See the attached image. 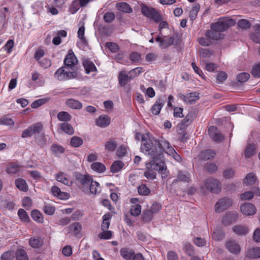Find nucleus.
I'll return each mask as SVG.
<instances>
[{
  "label": "nucleus",
  "mask_w": 260,
  "mask_h": 260,
  "mask_svg": "<svg viewBox=\"0 0 260 260\" xmlns=\"http://www.w3.org/2000/svg\"><path fill=\"white\" fill-rule=\"evenodd\" d=\"M103 232L102 233H100L99 234V238L100 239H110L112 236V232L110 231L105 230L103 231Z\"/></svg>",
  "instance_id": "55"
},
{
  "label": "nucleus",
  "mask_w": 260,
  "mask_h": 260,
  "mask_svg": "<svg viewBox=\"0 0 260 260\" xmlns=\"http://www.w3.org/2000/svg\"><path fill=\"white\" fill-rule=\"evenodd\" d=\"M238 26L242 29H247L250 27V22L246 19H241L237 23Z\"/></svg>",
  "instance_id": "45"
},
{
  "label": "nucleus",
  "mask_w": 260,
  "mask_h": 260,
  "mask_svg": "<svg viewBox=\"0 0 260 260\" xmlns=\"http://www.w3.org/2000/svg\"><path fill=\"white\" fill-rule=\"evenodd\" d=\"M216 152L211 149H207L202 151L199 155L200 158L207 160L214 157Z\"/></svg>",
  "instance_id": "29"
},
{
  "label": "nucleus",
  "mask_w": 260,
  "mask_h": 260,
  "mask_svg": "<svg viewBox=\"0 0 260 260\" xmlns=\"http://www.w3.org/2000/svg\"><path fill=\"white\" fill-rule=\"evenodd\" d=\"M164 106L163 101L161 99H157L155 104L152 106L151 111L154 115H157L159 114L160 111Z\"/></svg>",
  "instance_id": "23"
},
{
  "label": "nucleus",
  "mask_w": 260,
  "mask_h": 260,
  "mask_svg": "<svg viewBox=\"0 0 260 260\" xmlns=\"http://www.w3.org/2000/svg\"><path fill=\"white\" fill-rule=\"evenodd\" d=\"M142 13L146 17L157 23L162 19L161 15L154 8L149 7L145 4L141 6Z\"/></svg>",
  "instance_id": "5"
},
{
  "label": "nucleus",
  "mask_w": 260,
  "mask_h": 260,
  "mask_svg": "<svg viewBox=\"0 0 260 260\" xmlns=\"http://www.w3.org/2000/svg\"><path fill=\"white\" fill-rule=\"evenodd\" d=\"M183 249L185 252L190 256H192L194 255V251L193 246L189 243H186L184 244Z\"/></svg>",
  "instance_id": "52"
},
{
  "label": "nucleus",
  "mask_w": 260,
  "mask_h": 260,
  "mask_svg": "<svg viewBox=\"0 0 260 260\" xmlns=\"http://www.w3.org/2000/svg\"><path fill=\"white\" fill-rule=\"evenodd\" d=\"M204 185L208 190L213 193H218L221 189L220 182L214 178H210L205 180Z\"/></svg>",
  "instance_id": "6"
},
{
  "label": "nucleus",
  "mask_w": 260,
  "mask_h": 260,
  "mask_svg": "<svg viewBox=\"0 0 260 260\" xmlns=\"http://www.w3.org/2000/svg\"><path fill=\"white\" fill-rule=\"evenodd\" d=\"M189 174L187 172L179 171L177 175V178L173 181V183H176L178 181L189 182Z\"/></svg>",
  "instance_id": "21"
},
{
  "label": "nucleus",
  "mask_w": 260,
  "mask_h": 260,
  "mask_svg": "<svg viewBox=\"0 0 260 260\" xmlns=\"http://www.w3.org/2000/svg\"><path fill=\"white\" fill-rule=\"evenodd\" d=\"M51 192L54 196L57 197L61 200H67L70 197V194L68 193L61 191L60 188L56 186L52 187Z\"/></svg>",
  "instance_id": "18"
},
{
  "label": "nucleus",
  "mask_w": 260,
  "mask_h": 260,
  "mask_svg": "<svg viewBox=\"0 0 260 260\" xmlns=\"http://www.w3.org/2000/svg\"><path fill=\"white\" fill-rule=\"evenodd\" d=\"M227 79V74L224 72H220L217 75L216 80L218 83H222Z\"/></svg>",
  "instance_id": "63"
},
{
  "label": "nucleus",
  "mask_w": 260,
  "mask_h": 260,
  "mask_svg": "<svg viewBox=\"0 0 260 260\" xmlns=\"http://www.w3.org/2000/svg\"><path fill=\"white\" fill-rule=\"evenodd\" d=\"M240 208L241 212L247 216L253 215L255 214L256 211L255 207L249 203H245L241 205Z\"/></svg>",
  "instance_id": "12"
},
{
  "label": "nucleus",
  "mask_w": 260,
  "mask_h": 260,
  "mask_svg": "<svg viewBox=\"0 0 260 260\" xmlns=\"http://www.w3.org/2000/svg\"><path fill=\"white\" fill-rule=\"evenodd\" d=\"M138 191L140 195L147 196L149 194L150 190L145 184H141L138 187Z\"/></svg>",
  "instance_id": "51"
},
{
  "label": "nucleus",
  "mask_w": 260,
  "mask_h": 260,
  "mask_svg": "<svg viewBox=\"0 0 260 260\" xmlns=\"http://www.w3.org/2000/svg\"><path fill=\"white\" fill-rule=\"evenodd\" d=\"M63 63L64 64L63 67L66 69L75 71L74 68L75 65L78 63V60L72 50L69 51L64 59Z\"/></svg>",
  "instance_id": "9"
},
{
  "label": "nucleus",
  "mask_w": 260,
  "mask_h": 260,
  "mask_svg": "<svg viewBox=\"0 0 260 260\" xmlns=\"http://www.w3.org/2000/svg\"><path fill=\"white\" fill-rule=\"evenodd\" d=\"M21 170V166L15 164H11L7 168V172L10 174H15L18 173Z\"/></svg>",
  "instance_id": "39"
},
{
  "label": "nucleus",
  "mask_w": 260,
  "mask_h": 260,
  "mask_svg": "<svg viewBox=\"0 0 260 260\" xmlns=\"http://www.w3.org/2000/svg\"><path fill=\"white\" fill-rule=\"evenodd\" d=\"M225 247L226 249L232 253L237 255L241 251V247L236 241L231 240L226 242Z\"/></svg>",
  "instance_id": "13"
},
{
  "label": "nucleus",
  "mask_w": 260,
  "mask_h": 260,
  "mask_svg": "<svg viewBox=\"0 0 260 260\" xmlns=\"http://www.w3.org/2000/svg\"><path fill=\"white\" fill-rule=\"evenodd\" d=\"M42 128L43 125L41 122L35 123L24 130L21 137L23 138L30 137L36 133H39Z\"/></svg>",
  "instance_id": "8"
},
{
  "label": "nucleus",
  "mask_w": 260,
  "mask_h": 260,
  "mask_svg": "<svg viewBox=\"0 0 260 260\" xmlns=\"http://www.w3.org/2000/svg\"><path fill=\"white\" fill-rule=\"evenodd\" d=\"M199 43L203 46H209L211 44L210 39L208 38L201 37L198 40Z\"/></svg>",
  "instance_id": "64"
},
{
  "label": "nucleus",
  "mask_w": 260,
  "mask_h": 260,
  "mask_svg": "<svg viewBox=\"0 0 260 260\" xmlns=\"http://www.w3.org/2000/svg\"><path fill=\"white\" fill-rule=\"evenodd\" d=\"M199 51L200 56L202 58H209L212 54V52L208 49H201Z\"/></svg>",
  "instance_id": "58"
},
{
  "label": "nucleus",
  "mask_w": 260,
  "mask_h": 260,
  "mask_svg": "<svg viewBox=\"0 0 260 260\" xmlns=\"http://www.w3.org/2000/svg\"><path fill=\"white\" fill-rule=\"evenodd\" d=\"M180 98L186 104H192L199 99V94L191 92L187 95L180 94Z\"/></svg>",
  "instance_id": "15"
},
{
  "label": "nucleus",
  "mask_w": 260,
  "mask_h": 260,
  "mask_svg": "<svg viewBox=\"0 0 260 260\" xmlns=\"http://www.w3.org/2000/svg\"><path fill=\"white\" fill-rule=\"evenodd\" d=\"M250 77V75L247 73H241L239 74L237 76L238 82L242 83L246 82Z\"/></svg>",
  "instance_id": "57"
},
{
  "label": "nucleus",
  "mask_w": 260,
  "mask_h": 260,
  "mask_svg": "<svg viewBox=\"0 0 260 260\" xmlns=\"http://www.w3.org/2000/svg\"><path fill=\"white\" fill-rule=\"evenodd\" d=\"M79 76L77 71H70L64 67L59 68L54 73V76L55 79L59 81L67 80L76 78Z\"/></svg>",
  "instance_id": "3"
},
{
  "label": "nucleus",
  "mask_w": 260,
  "mask_h": 260,
  "mask_svg": "<svg viewBox=\"0 0 260 260\" xmlns=\"http://www.w3.org/2000/svg\"><path fill=\"white\" fill-rule=\"evenodd\" d=\"M238 217V214L237 212L229 213L223 217L222 222L224 225H228L236 221Z\"/></svg>",
  "instance_id": "17"
},
{
  "label": "nucleus",
  "mask_w": 260,
  "mask_h": 260,
  "mask_svg": "<svg viewBox=\"0 0 260 260\" xmlns=\"http://www.w3.org/2000/svg\"><path fill=\"white\" fill-rule=\"evenodd\" d=\"M157 141V147L159 148L158 151H161L162 157L163 156V151L168 154L172 151V149H174L170 143L164 138H160Z\"/></svg>",
  "instance_id": "11"
},
{
  "label": "nucleus",
  "mask_w": 260,
  "mask_h": 260,
  "mask_svg": "<svg viewBox=\"0 0 260 260\" xmlns=\"http://www.w3.org/2000/svg\"><path fill=\"white\" fill-rule=\"evenodd\" d=\"M118 78L120 85L123 87L128 81L134 78V76L129 74H126L125 71H121L119 73Z\"/></svg>",
  "instance_id": "16"
},
{
  "label": "nucleus",
  "mask_w": 260,
  "mask_h": 260,
  "mask_svg": "<svg viewBox=\"0 0 260 260\" xmlns=\"http://www.w3.org/2000/svg\"><path fill=\"white\" fill-rule=\"evenodd\" d=\"M66 104L69 107L73 109L79 110L82 107V105L79 101L73 99H68L66 102Z\"/></svg>",
  "instance_id": "28"
},
{
  "label": "nucleus",
  "mask_w": 260,
  "mask_h": 260,
  "mask_svg": "<svg viewBox=\"0 0 260 260\" xmlns=\"http://www.w3.org/2000/svg\"><path fill=\"white\" fill-rule=\"evenodd\" d=\"M233 201L229 198H222L216 204L215 210L216 212H221L232 206Z\"/></svg>",
  "instance_id": "10"
},
{
  "label": "nucleus",
  "mask_w": 260,
  "mask_h": 260,
  "mask_svg": "<svg viewBox=\"0 0 260 260\" xmlns=\"http://www.w3.org/2000/svg\"><path fill=\"white\" fill-rule=\"evenodd\" d=\"M256 152V146L254 144L247 145L244 150V156L246 158L251 157Z\"/></svg>",
  "instance_id": "33"
},
{
  "label": "nucleus",
  "mask_w": 260,
  "mask_h": 260,
  "mask_svg": "<svg viewBox=\"0 0 260 260\" xmlns=\"http://www.w3.org/2000/svg\"><path fill=\"white\" fill-rule=\"evenodd\" d=\"M153 213L150 210H146L143 213V220L146 222L150 221L153 217Z\"/></svg>",
  "instance_id": "54"
},
{
  "label": "nucleus",
  "mask_w": 260,
  "mask_h": 260,
  "mask_svg": "<svg viewBox=\"0 0 260 260\" xmlns=\"http://www.w3.org/2000/svg\"><path fill=\"white\" fill-rule=\"evenodd\" d=\"M200 6L199 4H196L190 12L189 18L192 21L196 19L197 14L200 10Z\"/></svg>",
  "instance_id": "43"
},
{
  "label": "nucleus",
  "mask_w": 260,
  "mask_h": 260,
  "mask_svg": "<svg viewBox=\"0 0 260 260\" xmlns=\"http://www.w3.org/2000/svg\"><path fill=\"white\" fill-rule=\"evenodd\" d=\"M60 129L65 133L72 135L74 133V128L72 125L67 122H63L60 124Z\"/></svg>",
  "instance_id": "34"
},
{
  "label": "nucleus",
  "mask_w": 260,
  "mask_h": 260,
  "mask_svg": "<svg viewBox=\"0 0 260 260\" xmlns=\"http://www.w3.org/2000/svg\"><path fill=\"white\" fill-rule=\"evenodd\" d=\"M17 260H28L26 252L23 249H18L15 253Z\"/></svg>",
  "instance_id": "44"
},
{
  "label": "nucleus",
  "mask_w": 260,
  "mask_h": 260,
  "mask_svg": "<svg viewBox=\"0 0 260 260\" xmlns=\"http://www.w3.org/2000/svg\"><path fill=\"white\" fill-rule=\"evenodd\" d=\"M55 179L57 181L68 186H70L72 184V182L70 180L67 175L63 172L57 173L56 175Z\"/></svg>",
  "instance_id": "24"
},
{
  "label": "nucleus",
  "mask_w": 260,
  "mask_h": 260,
  "mask_svg": "<svg viewBox=\"0 0 260 260\" xmlns=\"http://www.w3.org/2000/svg\"><path fill=\"white\" fill-rule=\"evenodd\" d=\"M33 220L39 223H43L44 218L42 214L37 210H33L31 212Z\"/></svg>",
  "instance_id": "40"
},
{
  "label": "nucleus",
  "mask_w": 260,
  "mask_h": 260,
  "mask_svg": "<svg viewBox=\"0 0 260 260\" xmlns=\"http://www.w3.org/2000/svg\"><path fill=\"white\" fill-rule=\"evenodd\" d=\"M251 74L254 77H260V63L254 66L251 70Z\"/></svg>",
  "instance_id": "61"
},
{
  "label": "nucleus",
  "mask_w": 260,
  "mask_h": 260,
  "mask_svg": "<svg viewBox=\"0 0 260 260\" xmlns=\"http://www.w3.org/2000/svg\"><path fill=\"white\" fill-rule=\"evenodd\" d=\"M233 231L238 235H243L247 234L248 232L247 227L241 225H237L233 226Z\"/></svg>",
  "instance_id": "36"
},
{
  "label": "nucleus",
  "mask_w": 260,
  "mask_h": 260,
  "mask_svg": "<svg viewBox=\"0 0 260 260\" xmlns=\"http://www.w3.org/2000/svg\"><path fill=\"white\" fill-rule=\"evenodd\" d=\"M121 255L126 260H131L133 258L135 252L132 249L128 248H122L120 250Z\"/></svg>",
  "instance_id": "32"
},
{
  "label": "nucleus",
  "mask_w": 260,
  "mask_h": 260,
  "mask_svg": "<svg viewBox=\"0 0 260 260\" xmlns=\"http://www.w3.org/2000/svg\"><path fill=\"white\" fill-rule=\"evenodd\" d=\"M110 118L106 115H102L96 120V124L101 127H106L110 123Z\"/></svg>",
  "instance_id": "19"
},
{
  "label": "nucleus",
  "mask_w": 260,
  "mask_h": 260,
  "mask_svg": "<svg viewBox=\"0 0 260 260\" xmlns=\"http://www.w3.org/2000/svg\"><path fill=\"white\" fill-rule=\"evenodd\" d=\"M15 256L13 251H8L4 253L1 256L2 260H12Z\"/></svg>",
  "instance_id": "56"
},
{
  "label": "nucleus",
  "mask_w": 260,
  "mask_h": 260,
  "mask_svg": "<svg viewBox=\"0 0 260 260\" xmlns=\"http://www.w3.org/2000/svg\"><path fill=\"white\" fill-rule=\"evenodd\" d=\"M116 147V143L114 141H108L105 144L106 149L108 151H113L115 150Z\"/></svg>",
  "instance_id": "62"
},
{
  "label": "nucleus",
  "mask_w": 260,
  "mask_h": 260,
  "mask_svg": "<svg viewBox=\"0 0 260 260\" xmlns=\"http://www.w3.org/2000/svg\"><path fill=\"white\" fill-rule=\"evenodd\" d=\"M255 179V176L254 174L253 173H249L245 177L244 182L247 185H252L254 183Z\"/></svg>",
  "instance_id": "49"
},
{
  "label": "nucleus",
  "mask_w": 260,
  "mask_h": 260,
  "mask_svg": "<svg viewBox=\"0 0 260 260\" xmlns=\"http://www.w3.org/2000/svg\"><path fill=\"white\" fill-rule=\"evenodd\" d=\"M212 236L214 239L219 241L223 238L224 237V233L221 230H218L214 232Z\"/></svg>",
  "instance_id": "60"
},
{
  "label": "nucleus",
  "mask_w": 260,
  "mask_h": 260,
  "mask_svg": "<svg viewBox=\"0 0 260 260\" xmlns=\"http://www.w3.org/2000/svg\"><path fill=\"white\" fill-rule=\"evenodd\" d=\"M43 243V239L39 237H31L29 240V244L33 248H40Z\"/></svg>",
  "instance_id": "22"
},
{
  "label": "nucleus",
  "mask_w": 260,
  "mask_h": 260,
  "mask_svg": "<svg viewBox=\"0 0 260 260\" xmlns=\"http://www.w3.org/2000/svg\"><path fill=\"white\" fill-rule=\"evenodd\" d=\"M210 138L214 141H222L224 139L223 136L220 133L216 127L210 126L208 129Z\"/></svg>",
  "instance_id": "14"
},
{
  "label": "nucleus",
  "mask_w": 260,
  "mask_h": 260,
  "mask_svg": "<svg viewBox=\"0 0 260 260\" xmlns=\"http://www.w3.org/2000/svg\"><path fill=\"white\" fill-rule=\"evenodd\" d=\"M85 27L84 26L80 27L78 31V37L81 40L83 43L86 45L87 44V41L84 37Z\"/></svg>",
  "instance_id": "53"
},
{
  "label": "nucleus",
  "mask_w": 260,
  "mask_h": 260,
  "mask_svg": "<svg viewBox=\"0 0 260 260\" xmlns=\"http://www.w3.org/2000/svg\"><path fill=\"white\" fill-rule=\"evenodd\" d=\"M205 36L207 38L212 40H218L222 37L221 33L212 29L208 30L205 33Z\"/></svg>",
  "instance_id": "25"
},
{
  "label": "nucleus",
  "mask_w": 260,
  "mask_h": 260,
  "mask_svg": "<svg viewBox=\"0 0 260 260\" xmlns=\"http://www.w3.org/2000/svg\"><path fill=\"white\" fill-rule=\"evenodd\" d=\"M70 232H72L75 236H78L82 230L80 223L76 222L71 224L69 228Z\"/></svg>",
  "instance_id": "38"
},
{
  "label": "nucleus",
  "mask_w": 260,
  "mask_h": 260,
  "mask_svg": "<svg viewBox=\"0 0 260 260\" xmlns=\"http://www.w3.org/2000/svg\"><path fill=\"white\" fill-rule=\"evenodd\" d=\"M83 65L86 71V73L87 74H89L90 72L96 71V68L94 64L88 59L84 60Z\"/></svg>",
  "instance_id": "30"
},
{
  "label": "nucleus",
  "mask_w": 260,
  "mask_h": 260,
  "mask_svg": "<svg viewBox=\"0 0 260 260\" xmlns=\"http://www.w3.org/2000/svg\"><path fill=\"white\" fill-rule=\"evenodd\" d=\"M115 18V15L113 12H107L103 17L104 21L106 23H110L112 22Z\"/></svg>",
  "instance_id": "48"
},
{
  "label": "nucleus",
  "mask_w": 260,
  "mask_h": 260,
  "mask_svg": "<svg viewBox=\"0 0 260 260\" xmlns=\"http://www.w3.org/2000/svg\"><path fill=\"white\" fill-rule=\"evenodd\" d=\"M157 142L158 141L155 138L146 135L142 141L141 151L151 159H162V153L157 150Z\"/></svg>",
  "instance_id": "1"
},
{
  "label": "nucleus",
  "mask_w": 260,
  "mask_h": 260,
  "mask_svg": "<svg viewBox=\"0 0 260 260\" xmlns=\"http://www.w3.org/2000/svg\"><path fill=\"white\" fill-rule=\"evenodd\" d=\"M175 39L173 36H165L163 32L159 33L157 37L155 39V41L159 43V46L162 49H166L172 45Z\"/></svg>",
  "instance_id": "7"
},
{
  "label": "nucleus",
  "mask_w": 260,
  "mask_h": 260,
  "mask_svg": "<svg viewBox=\"0 0 260 260\" xmlns=\"http://www.w3.org/2000/svg\"><path fill=\"white\" fill-rule=\"evenodd\" d=\"M71 145L74 147H78L83 144V140L80 137L74 136L71 140Z\"/></svg>",
  "instance_id": "47"
},
{
  "label": "nucleus",
  "mask_w": 260,
  "mask_h": 260,
  "mask_svg": "<svg viewBox=\"0 0 260 260\" xmlns=\"http://www.w3.org/2000/svg\"><path fill=\"white\" fill-rule=\"evenodd\" d=\"M18 215L21 220L23 221H29V217L27 215V213L24 209H19L18 211Z\"/></svg>",
  "instance_id": "59"
},
{
  "label": "nucleus",
  "mask_w": 260,
  "mask_h": 260,
  "mask_svg": "<svg viewBox=\"0 0 260 260\" xmlns=\"http://www.w3.org/2000/svg\"><path fill=\"white\" fill-rule=\"evenodd\" d=\"M141 212V206L139 204H136L131 207V214L134 216H138Z\"/></svg>",
  "instance_id": "50"
},
{
  "label": "nucleus",
  "mask_w": 260,
  "mask_h": 260,
  "mask_svg": "<svg viewBox=\"0 0 260 260\" xmlns=\"http://www.w3.org/2000/svg\"><path fill=\"white\" fill-rule=\"evenodd\" d=\"M76 179L84 187L88 186L92 181L91 178L88 175L79 174L76 177Z\"/></svg>",
  "instance_id": "27"
},
{
  "label": "nucleus",
  "mask_w": 260,
  "mask_h": 260,
  "mask_svg": "<svg viewBox=\"0 0 260 260\" xmlns=\"http://www.w3.org/2000/svg\"><path fill=\"white\" fill-rule=\"evenodd\" d=\"M246 256L253 259L259 258L260 247H256L249 248L247 252Z\"/></svg>",
  "instance_id": "26"
},
{
  "label": "nucleus",
  "mask_w": 260,
  "mask_h": 260,
  "mask_svg": "<svg viewBox=\"0 0 260 260\" xmlns=\"http://www.w3.org/2000/svg\"><path fill=\"white\" fill-rule=\"evenodd\" d=\"M193 118V114L191 113H188L178 124V127L180 129H185L192 122Z\"/></svg>",
  "instance_id": "20"
},
{
  "label": "nucleus",
  "mask_w": 260,
  "mask_h": 260,
  "mask_svg": "<svg viewBox=\"0 0 260 260\" xmlns=\"http://www.w3.org/2000/svg\"><path fill=\"white\" fill-rule=\"evenodd\" d=\"M16 187L22 191H27L28 187L26 181L22 178H18L15 181Z\"/></svg>",
  "instance_id": "31"
},
{
  "label": "nucleus",
  "mask_w": 260,
  "mask_h": 260,
  "mask_svg": "<svg viewBox=\"0 0 260 260\" xmlns=\"http://www.w3.org/2000/svg\"><path fill=\"white\" fill-rule=\"evenodd\" d=\"M235 24L236 21L233 19L222 18H220L217 22L211 24V29L221 33L229 27L235 25Z\"/></svg>",
  "instance_id": "4"
},
{
  "label": "nucleus",
  "mask_w": 260,
  "mask_h": 260,
  "mask_svg": "<svg viewBox=\"0 0 260 260\" xmlns=\"http://www.w3.org/2000/svg\"><path fill=\"white\" fill-rule=\"evenodd\" d=\"M91 168L98 173H103L106 171L105 165L99 162L92 163L91 165Z\"/></svg>",
  "instance_id": "41"
},
{
  "label": "nucleus",
  "mask_w": 260,
  "mask_h": 260,
  "mask_svg": "<svg viewBox=\"0 0 260 260\" xmlns=\"http://www.w3.org/2000/svg\"><path fill=\"white\" fill-rule=\"evenodd\" d=\"M166 170V166L162 159H151L146 164L144 176L148 179H154L156 178V173L154 171H157L160 174L165 175Z\"/></svg>",
  "instance_id": "2"
},
{
  "label": "nucleus",
  "mask_w": 260,
  "mask_h": 260,
  "mask_svg": "<svg viewBox=\"0 0 260 260\" xmlns=\"http://www.w3.org/2000/svg\"><path fill=\"white\" fill-rule=\"evenodd\" d=\"M100 184L96 181H93L92 180L90 183L89 190L92 194H96L100 191Z\"/></svg>",
  "instance_id": "46"
},
{
  "label": "nucleus",
  "mask_w": 260,
  "mask_h": 260,
  "mask_svg": "<svg viewBox=\"0 0 260 260\" xmlns=\"http://www.w3.org/2000/svg\"><path fill=\"white\" fill-rule=\"evenodd\" d=\"M124 166V164L120 160H116L113 162L110 168V171L112 173L119 172Z\"/></svg>",
  "instance_id": "37"
},
{
  "label": "nucleus",
  "mask_w": 260,
  "mask_h": 260,
  "mask_svg": "<svg viewBox=\"0 0 260 260\" xmlns=\"http://www.w3.org/2000/svg\"><path fill=\"white\" fill-rule=\"evenodd\" d=\"M57 117L59 121H69L72 118L71 115L67 112L61 111L57 114Z\"/></svg>",
  "instance_id": "42"
},
{
  "label": "nucleus",
  "mask_w": 260,
  "mask_h": 260,
  "mask_svg": "<svg viewBox=\"0 0 260 260\" xmlns=\"http://www.w3.org/2000/svg\"><path fill=\"white\" fill-rule=\"evenodd\" d=\"M117 9L122 12L130 13L133 10L130 6L126 3H119L116 4Z\"/></svg>",
  "instance_id": "35"
}]
</instances>
